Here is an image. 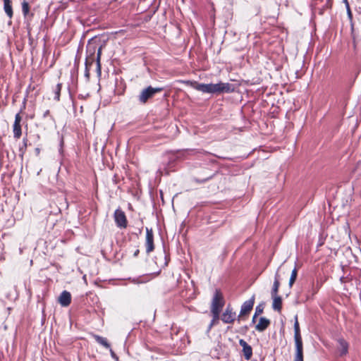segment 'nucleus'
<instances>
[{
    "label": "nucleus",
    "mask_w": 361,
    "mask_h": 361,
    "mask_svg": "<svg viewBox=\"0 0 361 361\" xmlns=\"http://www.w3.org/2000/svg\"><path fill=\"white\" fill-rule=\"evenodd\" d=\"M94 337L95 340L97 341V342H98L101 345H104L105 348H110V345L108 343V342L106 340V338H104L103 337H101L99 336H97V335L94 336Z\"/></svg>",
    "instance_id": "obj_17"
},
{
    "label": "nucleus",
    "mask_w": 361,
    "mask_h": 361,
    "mask_svg": "<svg viewBox=\"0 0 361 361\" xmlns=\"http://www.w3.org/2000/svg\"><path fill=\"white\" fill-rule=\"evenodd\" d=\"M338 351L341 354V355H344L348 353V345L344 340H339L338 341Z\"/></svg>",
    "instance_id": "obj_13"
},
{
    "label": "nucleus",
    "mask_w": 361,
    "mask_h": 361,
    "mask_svg": "<svg viewBox=\"0 0 361 361\" xmlns=\"http://www.w3.org/2000/svg\"><path fill=\"white\" fill-rule=\"evenodd\" d=\"M154 250L153 245V233L152 230L147 228L146 233V250L147 252H150Z\"/></svg>",
    "instance_id": "obj_9"
},
{
    "label": "nucleus",
    "mask_w": 361,
    "mask_h": 361,
    "mask_svg": "<svg viewBox=\"0 0 361 361\" xmlns=\"http://www.w3.org/2000/svg\"><path fill=\"white\" fill-rule=\"evenodd\" d=\"M101 51H102V48L100 47L98 50V53H97V60L99 61L100 59V55H101Z\"/></svg>",
    "instance_id": "obj_26"
},
{
    "label": "nucleus",
    "mask_w": 361,
    "mask_h": 361,
    "mask_svg": "<svg viewBox=\"0 0 361 361\" xmlns=\"http://www.w3.org/2000/svg\"><path fill=\"white\" fill-rule=\"evenodd\" d=\"M279 275L278 274H276V276H275V281H274V285H273V288H272V290H271V296L272 295H278V292H279Z\"/></svg>",
    "instance_id": "obj_16"
},
{
    "label": "nucleus",
    "mask_w": 361,
    "mask_h": 361,
    "mask_svg": "<svg viewBox=\"0 0 361 361\" xmlns=\"http://www.w3.org/2000/svg\"><path fill=\"white\" fill-rule=\"evenodd\" d=\"M111 354L112 357H116L115 353L112 350H111Z\"/></svg>",
    "instance_id": "obj_28"
},
{
    "label": "nucleus",
    "mask_w": 361,
    "mask_h": 361,
    "mask_svg": "<svg viewBox=\"0 0 361 361\" xmlns=\"http://www.w3.org/2000/svg\"><path fill=\"white\" fill-rule=\"evenodd\" d=\"M224 305V301L223 299L222 294L216 290L212 304V312L213 314H219L223 306Z\"/></svg>",
    "instance_id": "obj_2"
},
{
    "label": "nucleus",
    "mask_w": 361,
    "mask_h": 361,
    "mask_svg": "<svg viewBox=\"0 0 361 361\" xmlns=\"http://www.w3.org/2000/svg\"><path fill=\"white\" fill-rule=\"evenodd\" d=\"M297 274H298L297 269L294 268L293 270L292 271L291 276H290V278L289 280L290 287H291L293 286V284L294 283V282L295 281L296 278H297Z\"/></svg>",
    "instance_id": "obj_19"
},
{
    "label": "nucleus",
    "mask_w": 361,
    "mask_h": 361,
    "mask_svg": "<svg viewBox=\"0 0 361 361\" xmlns=\"http://www.w3.org/2000/svg\"><path fill=\"white\" fill-rule=\"evenodd\" d=\"M345 1V5H346V7H347V11H348V15L349 16V18H351L352 17V13H351V11H350V7H349V4H348V2L347 0H344Z\"/></svg>",
    "instance_id": "obj_22"
},
{
    "label": "nucleus",
    "mask_w": 361,
    "mask_h": 361,
    "mask_svg": "<svg viewBox=\"0 0 361 361\" xmlns=\"http://www.w3.org/2000/svg\"><path fill=\"white\" fill-rule=\"evenodd\" d=\"M4 10L6 13L8 15L9 18L13 16V10L11 7V0H4Z\"/></svg>",
    "instance_id": "obj_15"
},
{
    "label": "nucleus",
    "mask_w": 361,
    "mask_h": 361,
    "mask_svg": "<svg viewBox=\"0 0 361 361\" xmlns=\"http://www.w3.org/2000/svg\"><path fill=\"white\" fill-rule=\"evenodd\" d=\"M270 324L269 319L265 317H261L259 320L258 324L256 325L255 329L259 331H263Z\"/></svg>",
    "instance_id": "obj_11"
},
{
    "label": "nucleus",
    "mask_w": 361,
    "mask_h": 361,
    "mask_svg": "<svg viewBox=\"0 0 361 361\" xmlns=\"http://www.w3.org/2000/svg\"><path fill=\"white\" fill-rule=\"evenodd\" d=\"M20 121H21V117H20V116L18 114H16V118H15V122H14V123H15V124H20Z\"/></svg>",
    "instance_id": "obj_24"
},
{
    "label": "nucleus",
    "mask_w": 361,
    "mask_h": 361,
    "mask_svg": "<svg viewBox=\"0 0 361 361\" xmlns=\"http://www.w3.org/2000/svg\"><path fill=\"white\" fill-rule=\"evenodd\" d=\"M257 315L256 314H255V315H254V317H253V318H252V322H255V319H256V318H257Z\"/></svg>",
    "instance_id": "obj_27"
},
{
    "label": "nucleus",
    "mask_w": 361,
    "mask_h": 361,
    "mask_svg": "<svg viewBox=\"0 0 361 361\" xmlns=\"http://www.w3.org/2000/svg\"><path fill=\"white\" fill-rule=\"evenodd\" d=\"M13 133L14 137L19 138L21 135V128L20 124H13Z\"/></svg>",
    "instance_id": "obj_18"
},
{
    "label": "nucleus",
    "mask_w": 361,
    "mask_h": 361,
    "mask_svg": "<svg viewBox=\"0 0 361 361\" xmlns=\"http://www.w3.org/2000/svg\"><path fill=\"white\" fill-rule=\"evenodd\" d=\"M235 313L230 307H227L225 312L221 315V320L226 324H231L234 322Z\"/></svg>",
    "instance_id": "obj_6"
},
{
    "label": "nucleus",
    "mask_w": 361,
    "mask_h": 361,
    "mask_svg": "<svg viewBox=\"0 0 361 361\" xmlns=\"http://www.w3.org/2000/svg\"><path fill=\"white\" fill-rule=\"evenodd\" d=\"M182 82L186 85H189L194 89L202 92L203 93L209 94H221V93H228L234 91L235 87L233 85L228 82H219L216 84H203L198 83L196 81L191 80H181Z\"/></svg>",
    "instance_id": "obj_1"
},
{
    "label": "nucleus",
    "mask_w": 361,
    "mask_h": 361,
    "mask_svg": "<svg viewBox=\"0 0 361 361\" xmlns=\"http://www.w3.org/2000/svg\"><path fill=\"white\" fill-rule=\"evenodd\" d=\"M273 302H272V307L274 310L280 312L282 308V299L279 295H272L271 296Z\"/></svg>",
    "instance_id": "obj_10"
},
{
    "label": "nucleus",
    "mask_w": 361,
    "mask_h": 361,
    "mask_svg": "<svg viewBox=\"0 0 361 361\" xmlns=\"http://www.w3.org/2000/svg\"><path fill=\"white\" fill-rule=\"evenodd\" d=\"M296 354L294 361H303L302 343L295 344Z\"/></svg>",
    "instance_id": "obj_14"
},
{
    "label": "nucleus",
    "mask_w": 361,
    "mask_h": 361,
    "mask_svg": "<svg viewBox=\"0 0 361 361\" xmlns=\"http://www.w3.org/2000/svg\"><path fill=\"white\" fill-rule=\"evenodd\" d=\"M294 331H295L294 338H295V344L302 343V338H301V336L300 334L299 323H298L297 317H295V322L294 324Z\"/></svg>",
    "instance_id": "obj_12"
},
{
    "label": "nucleus",
    "mask_w": 361,
    "mask_h": 361,
    "mask_svg": "<svg viewBox=\"0 0 361 361\" xmlns=\"http://www.w3.org/2000/svg\"><path fill=\"white\" fill-rule=\"evenodd\" d=\"M263 312V307L261 305H259L255 309V314L257 315L262 314Z\"/></svg>",
    "instance_id": "obj_21"
},
{
    "label": "nucleus",
    "mask_w": 361,
    "mask_h": 361,
    "mask_svg": "<svg viewBox=\"0 0 361 361\" xmlns=\"http://www.w3.org/2000/svg\"><path fill=\"white\" fill-rule=\"evenodd\" d=\"M239 343H240V345L243 348L242 351H243L244 357L247 360H249L252 356V349L251 346L250 345H248L247 343V342L243 339H240L239 341Z\"/></svg>",
    "instance_id": "obj_7"
},
{
    "label": "nucleus",
    "mask_w": 361,
    "mask_h": 361,
    "mask_svg": "<svg viewBox=\"0 0 361 361\" xmlns=\"http://www.w3.org/2000/svg\"><path fill=\"white\" fill-rule=\"evenodd\" d=\"M56 88H57V92H56V98L57 99H59V93H60V91H61V85L58 84Z\"/></svg>",
    "instance_id": "obj_25"
},
{
    "label": "nucleus",
    "mask_w": 361,
    "mask_h": 361,
    "mask_svg": "<svg viewBox=\"0 0 361 361\" xmlns=\"http://www.w3.org/2000/svg\"><path fill=\"white\" fill-rule=\"evenodd\" d=\"M58 301L63 307L69 305L71 301V293L66 290L63 291L59 295Z\"/></svg>",
    "instance_id": "obj_8"
},
{
    "label": "nucleus",
    "mask_w": 361,
    "mask_h": 361,
    "mask_svg": "<svg viewBox=\"0 0 361 361\" xmlns=\"http://www.w3.org/2000/svg\"><path fill=\"white\" fill-rule=\"evenodd\" d=\"M163 90L161 87L153 88L149 87L147 89L142 91L140 95V101L142 103H145L149 98H151L155 93L159 92Z\"/></svg>",
    "instance_id": "obj_3"
},
{
    "label": "nucleus",
    "mask_w": 361,
    "mask_h": 361,
    "mask_svg": "<svg viewBox=\"0 0 361 361\" xmlns=\"http://www.w3.org/2000/svg\"><path fill=\"white\" fill-rule=\"evenodd\" d=\"M23 10L25 14L28 12V4L26 2L23 4Z\"/></svg>",
    "instance_id": "obj_23"
},
{
    "label": "nucleus",
    "mask_w": 361,
    "mask_h": 361,
    "mask_svg": "<svg viewBox=\"0 0 361 361\" xmlns=\"http://www.w3.org/2000/svg\"><path fill=\"white\" fill-rule=\"evenodd\" d=\"M114 219L118 226L121 228H126L127 225V220L123 212L120 209L116 210L114 213Z\"/></svg>",
    "instance_id": "obj_5"
},
{
    "label": "nucleus",
    "mask_w": 361,
    "mask_h": 361,
    "mask_svg": "<svg viewBox=\"0 0 361 361\" xmlns=\"http://www.w3.org/2000/svg\"><path fill=\"white\" fill-rule=\"evenodd\" d=\"M213 317H214L211 322L210 326L215 325L218 323L219 314H217L216 316V314H213Z\"/></svg>",
    "instance_id": "obj_20"
},
{
    "label": "nucleus",
    "mask_w": 361,
    "mask_h": 361,
    "mask_svg": "<svg viewBox=\"0 0 361 361\" xmlns=\"http://www.w3.org/2000/svg\"><path fill=\"white\" fill-rule=\"evenodd\" d=\"M255 303V295H252V298L245 301L242 307L240 312V314L238 315V319H240L243 318L244 317L247 316L250 312L252 310L253 305Z\"/></svg>",
    "instance_id": "obj_4"
}]
</instances>
